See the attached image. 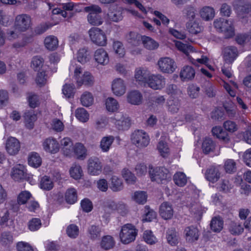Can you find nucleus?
<instances>
[{"instance_id":"obj_17","label":"nucleus","mask_w":251,"mask_h":251,"mask_svg":"<svg viewBox=\"0 0 251 251\" xmlns=\"http://www.w3.org/2000/svg\"><path fill=\"white\" fill-rule=\"evenodd\" d=\"M44 149L47 152L55 153L59 149V144L57 141L53 138L46 139L43 143Z\"/></svg>"},{"instance_id":"obj_49","label":"nucleus","mask_w":251,"mask_h":251,"mask_svg":"<svg viewBox=\"0 0 251 251\" xmlns=\"http://www.w3.org/2000/svg\"><path fill=\"white\" fill-rule=\"evenodd\" d=\"M133 199L136 202L144 204L147 201V195L144 191H136L134 193Z\"/></svg>"},{"instance_id":"obj_9","label":"nucleus","mask_w":251,"mask_h":251,"mask_svg":"<svg viewBox=\"0 0 251 251\" xmlns=\"http://www.w3.org/2000/svg\"><path fill=\"white\" fill-rule=\"evenodd\" d=\"M158 65L162 72L166 73H172L176 67L174 60L169 57L160 58L158 61Z\"/></svg>"},{"instance_id":"obj_5","label":"nucleus","mask_w":251,"mask_h":251,"mask_svg":"<svg viewBox=\"0 0 251 251\" xmlns=\"http://www.w3.org/2000/svg\"><path fill=\"white\" fill-rule=\"evenodd\" d=\"M131 140L139 148L146 147L150 142V138L147 134L140 130H135L132 133Z\"/></svg>"},{"instance_id":"obj_28","label":"nucleus","mask_w":251,"mask_h":251,"mask_svg":"<svg viewBox=\"0 0 251 251\" xmlns=\"http://www.w3.org/2000/svg\"><path fill=\"white\" fill-rule=\"evenodd\" d=\"M167 240L171 246H176L178 243L179 236L175 228H171L167 231Z\"/></svg>"},{"instance_id":"obj_43","label":"nucleus","mask_w":251,"mask_h":251,"mask_svg":"<svg viewBox=\"0 0 251 251\" xmlns=\"http://www.w3.org/2000/svg\"><path fill=\"white\" fill-rule=\"evenodd\" d=\"M196 8L191 5L187 6L183 10V13L184 17L189 21H193L196 14Z\"/></svg>"},{"instance_id":"obj_39","label":"nucleus","mask_w":251,"mask_h":251,"mask_svg":"<svg viewBox=\"0 0 251 251\" xmlns=\"http://www.w3.org/2000/svg\"><path fill=\"white\" fill-rule=\"evenodd\" d=\"M140 34L134 32H130L126 35V39L127 41L133 46H137L142 41V38Z\"/></svg>"},{"instance_id":"obj_19","label":"nucleus","mask_w":251,"mask_h":251,"mask_svg":"<svg viewBox=\"0 0 251 251\" xmlns=\"http://www.w3.org/2000/svg\"><path fill=\"white\" fill-rule=\"evenodd\" d=\"M235 8L238 16L240 18H244L251 11V4L239 1L238 3L235 5Z\"/></svg>"},{"instance_id":"obj_40","label":"nucleus","mask_w":251,"mask_h":251,"mask_svg":"<svg viewBox=\"0 0 251 251\" xmlns=\"http://www.w3.org/2000/svg\"><path fill=\"white\" fill-rule=\"evenodd\" d=\"M188 31L191 34H197L200 33L203 29L202 27L199 23L194 21H189L186 24Z\"/></svg>"},{"instance_id":"obj_41","label":"nucleus","mask_w":251,"mask_h":251,"mask_svg":"<svg viewBox=\"0 0 251 251\" xmlns=\"http://www.w3.org/2000/svg\"><path fill=\"white\" fill-rule=\"evenodd\" d=\"M80 101L82 105L85 107L91 106L94 101V98L92 94L89 92H84L80 98Z\"/></svg>"},{"instance_id":"obj_63","label":"nucleus","mask_w":251,"mask_h":251,"mask_svg":"<svg viewBox=\"0 0 251 251\" xmlns=\"http://www.w3.org/2000/svg\"><path fill=\"white\" fill-rule=\"evenodd\" d=\"M31 197V195L29 192L26 191H22L18 197L17 202L21 204H25Z\"/></svg>"},{"instance_id":"obj_10","label":"nucleus","mask_w":251,"mask_h":251,"mask_svg":"<svg viewBox=\"0 0 251 251\" xmlns=\"http://www.w3.org/2000/svg\"><path fill=\"white\" fill-rule=\"evenodd\" d=\"M115 124L119 130H125L128 129L131 125V120L129 117L118 113L115 116Z\"/></svg>"},{"instance_id":"obj_3","label":"nucleus","mask_w":251,"mask_h":251,"mask_svg":"<svg viewBox=\"0 0 251 251\" xmlns=\"http://www.w3.org/2000/svg\"><path fill=\"white\" fill-rule=\"evenodd\" d=\"M149 173L151 180L158 183H164L170 178L168 170L164 167L150 168Z\"/></svg>"},{"instance_id":"obj_45","label":"nucleus","mask_w":251,"mask_h":251,"mask_svg":"<svg viewBox=\"0 0 251 251\" xmlns=\"http://www.w3.org/2000/svg\"><path fill=\"white\" fill-rule=\"evenodd\" d=\"M77 58L78 61L82 64L88 61L90 56L87 50L85 48L80 49L77 53Z\"/></svg>"},{"instance_id":"obj_56","label":"nucleus","mask_w":251,"mask_h":251,"mask_svg":"<svg viewBox=\"0 0 251 251\" xmlns=\"http://www.w3.org/2000/svg\"><path fill=\"white\" fill-rule=\"evenodd\" d=\"M122 175L127 183L133 184L136 182V176L129 170L124 169L122 171Z\"/></svg>"},{"instance_id":"obj_62","label":"nucleus","mask_w":251,"mask_h":251,"mask_svg":"<svg viewBox=\"0 0 251 251\" xmlns=\"http://www.w3.org/2000/svg\"><path fill=\"white\" fill-rule=\"evenodd\" d=\"M113 49L115 53L117 54L120 57H123L125 54V49L123 44L119 41H115L113 43Z\"/></svg>"},{"instance_id":"obj_34","label":"nucleus","mask_w":251,"mask_h":251,"mask_svg":"<svg viewBox=\"0 0 251 251\" xmlns=\"http://www.w3.org/2000/svg\"><path fill=\"white\" fill-rule=\"evenodd\" d=\"M114 141L112 136L103 137L100 143V148L103 152H107Z\"/></svg>"},{"instance_id":"obj_20","label":"nucleus","mask_w":251,"mask_h":251,"mask_svg":"<svg viewBox=\"0 0 251 251\" xmlns=\"http://www.w3.org/2000/svg\"><path fill=\"white\" fill-rule=\"evenodd\" d=\"M95 61L99 64L105 65L109 62V57L107 52L102 48L97 50L94 54Z\"/></svg>"},{"instance_id":"obj_59","label":"nucleus","mask_w":251,"mask_h":251,"mask_svg":"<svg viewBox=\"0 0 251 251\" xmlns=\"http://www.w3.org/2000/svg\"><path fill=\"white\" fill-rule=\"evenodd\" d=\"M144 241L148 244L152 245L157 242L156 237L151 230H146L143 233Z\"/></svg>"},{"instance_id":"obj_55","label":"nucleus","mask_w":251,"mask_h":251,"mask_svg":"<svg viewBox=\"0 0 251 251\" xmlns=\"http://www.w3.org/2000/svg\"><path fill=\"white\" fill-rule=\"evenodd\" d=\"M75 116L77 119L82 122H86L89 119V114L83 108H78L76 110Z\"/></svg>"},{"instance_id":"obj_47","label":"nucleus","mask_w":251,"mask_h":251,"mask_svg":"<svg viewBox=\"0 0 251 251\" xmlns=\"http://www.w3.org/2000/svg\"><path fill=\"white\" fill-rule=\"evenodd\" d=\"M105 104L107 110L111 112H114L117 110L119 107V105L117 100L111 97L108 98L106 99Z\"/></svg>"},{"instance_id":"obj_53","label":"nucleus","mask_w":251,"mask_h":251,"mask_svg":"<svg viewBox=\"0 0 251 251\" xmlns=\"http://www.w3.org/2000/svg\"><path fill=\"white\" fill-rule=\"evenodd\" d=\"M175 45L178 50L187 55H188L189 52L193 51V47L192 46L182 43L180 41L176 42Z\"/></svg>"},{"instance_id":"obj_48","label":"nucleus","mask_w":251,"mask_h":251,"mask_svg":"<svg viewBox=\"0 0 251 251\" xmlns=\"http://www.w3.org/2000/svg\"><path fill=\"white\" fill-rule=\"evenodd\" d=\"M53 187V182L51 179L48 176H44L41 180L40 187L45 190L49 191Z\"/></svg>"},{"instance_id":"obj_44","label":"nucleus","mask_w":251,"mask_h":251,"mask_svg":"<svg viewBox=\"0 0 251 251\" xmlns=\"http://www.w3.org/2000/svg\"><path fill=\"white\" fill-rule=\"evenodd\" d=\"M30 166L34 168H38L41 165L42 159L37 153H32L29 157L28 160Z\"/></svg>"},{"instance_id":"obj_37","label":"nucleus","mask_w":251,"mask_h":251,"mask_svg":"<svg viewBox=\"0 0 251 251\" xmlns=\"http://www.w3.org/2000/svg\"><path fill=\"white\" fill-rule=\"evenodd\" d=\"M231 234L235 235L241 234L244 231V228L239 223L231 221L228 227Z\"/></svg>"},{"instance_id":"obj_38","label":"nucleus","mask_w":251,"mask_h":251,"mask_svg":"<svg viewBox=\"0 0 251 251\" xmlns=\"http://www.w3.org/2000/svg\"><path fill=\"white\" fill-rule=\"evenodd\" d=\"M224 222L220 217H215L212 218L211 223V229L214 232H219L223 228Z\"/></svg>"},{"instance_id":"obj_11","label":"nucleus","mask_w":251,"mask_h":251,"mask_svg":"<svg viewBox=\"0 0 251 251\" xmlns=\"http://www.w3.org/2000/svg\"><path fill=\"white\" fill-rule=\"evenodd\" d=\"M101 163L100 159L96 157H91L88 161V171L92 175H97L101 172Z\"/></svg>"},{"instance_id":"obj_14","label":"nucleus","mask_w":251,"mask_h":251,"mask_svg":"<svg viewBox=\"0 0 251 251\" xmlns=\"http://www.w3.org/2000/svg\"><path fill=\"white\" fill-rule=\"evenodd\" d=\"M184 234L186 241L189 243H193L197 241L200 236L199 230L193 226L186 227Z\"/></svg>"},{"instance_id":"obj_15","label":"nucleus","mask_w":251,"mask_h":251,"mask_svg":"<svg viewBox=\"0 0 251 251\" xmlns=\"http://www.w3.org/2000/svg\"><path fill=\"white\" fill-rule=\"evenodd\" d=\"M159 213L160 216L164 220L171 219L174 214L172 204L167 201L163 202L159 206Z\"/></svg>"},{"instance_id":"obj_54","label":"nucleus","mask_w":251,"mask_h":251,"mask_svg":"<svg viewBox=\"0 0 251 251\" xmlns=\"http://www.w3.org/2000/svg\"><path fill=\"white\" fill-rule=\"evenodd\" d=\"M66 233L69 237L76 238L79 234V228L75 225H70L66 228Z\"/></svg>"},{"instance_id":"obj_16","label":"nucleus","mask_w":251,"mask_h":251,"mask_svg":"<svg viewBox=\"0 0 251 251\" xmlns=\"http://www.w3.org/2000/svg\"><path fill=\"white\" fill-rule=\"evenodd\" d=\"M11 176L15 181H20L25 179L26 173L24 166L19 164L14 167L11 172Z\"/></svg>"},{"instance_id":"obj_24","label":"nucleus","mask_w":251,"mask_h":251,"mask_svg":"<svg viewBox=\"0 0 251 251\" xmlns=\"http://www.w3.org/2000/svg\"><path fill=\"white\" fill-rule=\"evenodd\" d=\"M195 75V71L192 67L184 66L180 73V76L184 81L192 80Z\"/></svg>"},{"instance_id":"obj_32","label":"nucleus","mask_w":251,"mask_h":251,"mask_svg":"<svg viewBox=\"0 0 251 251\" xmlns=\"http://www.w3.org/2000/svg\"><path fill=\"white\" fill-rule=\"evenodd\" d=\"M73 151L79 159L83 160L87 156L86 149L81 143H76L74 147Z\"/></svg>"},{"instance_id":"obj_8","label":"nucleus","mask_w":251,"mask_h":251,"mask_svg":"<svg viewBox=\"0 0 251 251\" xmlns=\"http://www.w3.org/2000/svg\"><path fill=\"white\" fill-rule=\"evenodd\" d=\"M153 90H161L165 85V78L161 75H151L146 84Z\"/></svg>"},{"instance_id":"obj_12","label":"nucleus","mask_w":251,"mask_h":251,"mask_svg":"<svg viewBox=\"0 0 251 251\" xmlns=\"http://www.w3.org/2000/svg\"><path fill=\"white\" fill-rule=\"evenodd\" d=\"M5 148L9 154L14 155L19 151L21 148L20 143L16 138L11 137L7 140Z\"/></svg>"},{"instance_id":"obj_25","label":"nucleus","mask_w":251,"mask_h":251,"mask_svg":"<svg viewBox=\"0 0 251 251\" xmlns=\"http://www.w3.org/2000/svg\"><path fill=\"white\" fill-rule=\"evenodd\" d=\"M89 238L93 241L96 240L100 237L101 228L99 226L91 225L87 229Z\"/></svg>"},{"instance_id":"obj_31","label":"nucleus","mask_w":251,"mask_h":251,"mask_svg":"<svg viewBox=\"0 0 251 251\" xmlns=\"http://www.w3.org/2000/svg\"><path fill=\"white\" fill-rule=\"evenodd\" d=\"M215 147V143L209 138H205L202 144V149L205 154L213 151Z\"/></svg>"},{"instance_id":"obj_33","label":"nucleus","mask_w":251,"mask_h":251,"mask_svg":"<svg viewBox=\"0 0 251 251\" xmlns=\"http://www.w3.org/2000/svg\"><path fill=\"white\" fill-rule=\"evenodd\" d=\"M150 75L145 70H139L136 71L135 78L141 84L146 85Z\"/></svg>"},{"instance_id":"obj_51","label":"nucleus","mask_w":251,"mask_h":251,"mask_svg":"<svg viewBox=\"0 0 251 251\" xmlns=\"http://www.w3.org/2000/svg\"><path fill=\"white\" fill-rule=\"evenodd\" d=\"M107 15L110 21L114 22H118L123 19L122 13L120 11H112L111 9H109Z\"/></svg>"},{"instance_id":"obj_57","label":"nucleus","mask_w":251,"mask_h":251,"mask_svg":"<svg viewBox=\"0 0 251 251\" xmlns=\"http://www.w3.org/2000/svg\"><path fill=\"white\" fill-rule=\"evenodd\" d=\"M63 94L68 99L73 98L75 94V86L74 84H66L63 86Z\"/></svg>"},{"instance_id":"obj_64","label":"nucleus","mask_w":251,"mask_h":251,"mask_svg":"<svg viewBox=\"0 0 251 251\" xmlns=\"http://www.w3.org/2000/svg\"><path fill=\"white\" fill-rule=\"evenodd\" d=\"M211 118L214 120L221 121L224 119V112L219 108H216L211 112Z\"/></svg>"},{"instance_id":"obj_36","label":"nucleus","mask_w":251,"mask_h":251,"mask_svg":"<svg viewBox=\"0 0 251 251\" xmlns=\"http://www.w3.org/2000/svg\"><path fill=\"white\" fill-rule=\"evenodd\" d=\"M142 41L145 48L149 50H153L158 47V43L153 39L147 36H143Z\"/></svg>"},{"instance_id":"obj_42","label":"nucleus","mask_w":251,"mask_h":251,"mask_svg":"<svg viewBox=\"0 0 251 251\" xmlns=\"http://www.w3.org/2000/svg\"><path fill=\"white\" fill-rule=\"evenodd\" d=\"M180 107V103L178 100H169L167 101L168 111L172 114L177 113Z\"/></svg>"},{"instance_id":"obj_6","label":"nucleus","mask_w":251,"mask_h":251,"mask_svg":"<svg viewBox=\"0 0 251 251\" xmlns=\"http://www.w3.org/2000/svg\"><path fill=\"white\" fill-rule=\"evenodd\" d=\"M88 32L91 41L94 44L100 46H104L106 45V36L101 29L98 27H93Z\"/></svg>"},{"instance_id":"obj_35","label":"nucleus","mask_w":251,"mask_h":251,"mask_svg":"<svg viewBox=\"0 0 251 251\" xmlns=\"http://www.w3.org/2000/svg\"><path fill=\"white\" fill-rule=\"evenodd\" d=\"M65 198L66 202L68 203H75L77 200V194L76 190L73 188L68 189L66 192Z\"/></svg>"},{"instance_id":"obj_60","label":"nucleus","mask_w":251,"mask_h":251,"mask_svg":"<svg viewBox=\"0 0 251 251\" xmlns=\"http://www.w3.org/2000/svg\"><path fill=\"white\" fill-rule=\"evenodd\" d=\"M224 168L226 173H234L236 171V163L232 159H228L225 162Z\"/></svg>"},{"instance_id":"obj_46","label":"nucleus","mask_w":251,"mask_h":251,"mask_svg":"<svg viewBox=\"0 0 251 251\" xmlns=\"http://www.w3.org/2000/svg\"><path fill=\"white\" fill-rule=\"evenodd\" d=\"M174 180L176 185L178 186H183L187 182V177L182 172L176 173L174 176Z\"/></svg>"},{"instance_id":"obj_61","label":"nucleus","mask_w":251,"mask_h":251,"mask_svg":"<svg viewBox=\"0 0 251 251\" xmlns=\"http://www.w3.org/2000/svg\"><path fill=\"white\" fill-rule=\"evenodd\" d=\"M223 126L226 130L231 133L236 131L238 129V126L235 122L230 120L225 122L223 124Z\"/></svg>"},{"instance_id":"obj_18","label":"nucleus","mask_w":251,"mask_h":251,"mask_svg":"<svg viewBox=\"0 0 251 251\" xmlns=\"http://www.w3.org/2000/svg\"><path fill=\"white\" fill-rule=\"evenodd\" d=\"M126 86L123 79L116 78L113 81L112 90L113 93L117 96L123 95L126 92Z\"/></svg>"},{"instance_id":"obj_27","label":"nucleus","mask_w":251,"mask_h":251,"mask_svg":"<svg viewBox=\"0 0 251 251\" xmlns=\"http://www.w3.org/2000/svg\"><path fill=\"white\" fill-rule=\"evenodd\" d=\"M110 188L113 192H119L123 189L124 185L122 180L116 176H113L110 179Z\"/></svg>"},{"instance_id":"obj_1","label":"nucleus","mask_w":251,"mask_h":251,"mask_svg":"<svg viewBox=\"0 0 251 251\" xmlns=\"http://www.w3.org/2000/svg\"><path fill=\"white\" fill-rule=\"evenodd\" d=\"M138 230L135 226L130 224L124 225L121 229L120 238L121 242L128 244L134 241L137 235Z\"/></svg>"},{"instance_id":"obj_29","label":"nucleus","mask_w":251,"mask_h":251,"mask_svg":"<svg viewBox=\"0 0 251 251\" xmlns=\"http://www.w3.org/2000/svg\"><path fill=\"white\" fill-rule=\"evenodd\" d=\"M61 145L62 150L64 155L68 156L73 151L74 148L73 144L70 138H65L61 140Z\"/></svg>"},{"instance_id":"obj_50","label":"nucleus","mask_w":251,"mask_h":251,"mask_svg":"<svg viewBox=\"0 0 251 251\" xmlns=\"http://www.w3.org/2000/svg\"><path fill=\"white\" fill-rule=\"evenodd\" d=\"M157 149L160 155L163 157H166L169 155V149L167 143L164 141L161 140L158 142Z\"/></svg>"},{"instance_id":"obj_52","label":"nucleus","mask_w":251,"mask_h":251,"mask_svg":"<svg viewBox=\"0 0 251 251\" xmlns=\"http://www.w3.org/2000/svg\"><path fill=\"white\" fill-rule=\"evenodd\" d=\"M89 23L93 25H99L102 23V20L99 14L89 13L87 17Z\"/></svg>"},{"instance_id":"obj_4","label":"nucleus","mask_w":251,"mask_h":251,"mask_svg":"<svg viewBox=\"0 0 251 251\" xmlns=\"http://www.w3.org/2000/svg\"><path fill=\"white\" fill-rule=\"evenodd\" d=\"M74 76L76 83L79 86L84 84L86 86H90L94 84V77L89 72H86L83 74L81 68L77 67L74 72Z\"/></svg>"},{"instance_id":"obj_23","label":"nucleus","mask_w":251,"mask_h":251,"mask_svg":"<svg viewBox=\"0 0 251 251\" xmlns=\"http://www.w3.org/2000/svg\"><path fill=\"white\" fill-rule=\"evenodd\" d=\"M199 13L201 17L206 21L212 20L215 16L214 9L209 6H205L202 7L200 9Z\"/></svg>"},{"instance_id":"obj_58","label":"nucleus","mask_w":251,"mask_h":251,"mask_svg":"<svg viewBox=\"0 0 251 251\" xmlns=\"http://www.w3.org/2000/svg\"><path fill=\"white\" fill-rule=\"evenodd\" d=\"M82 171L79 165H74L70 170L71 176L75 179H78L81 176Z\"/></svg>"},{"instance_id":"obj_21","label":"nucleus","mask_w":251,"mask_h":251,"mask_svg":"<svg viewBox=\"0 0 251 251\" xmlns=\"http://www.w3.org/2000/svg\"><path fill=\"white\" fill-rule=\"evenodd\" d=\"M220 175L218 168L214 166L207 169L205 173L206 179L212 183L217 181L220 177Z\"/></svg>"},{"instance_id":"obj_22","label":"nucleus","mask_w":251,"mask_h":251,"mask_svg":"<svg viewBox=\"0 0 251 251\" xmlns=\"http://www.w3.org/2000/svg\"><path fill=\"white\" fill-rule=\"evenodd\" d=\"M115 241L111 235H104L101 238L100 246L102 250L105 251L112 249L115 246Z\"/></svg>"},{"instance_id":"obj_26","label":"nucleus","mask_w":251,"mask_h":251,"mask_svg":"<svg viewBox=\"0 0 251 251\" xmlns=\"http://www.w3.org/2000/svg\"><path fill=\"white\" fill-rule=\"evenodd\" d=\"M142 96L138 91H132L128 93L127 101L134 105H139L141 103Z\"/></svg>"},{"instance_id":"obj_30","label":"nucleus","mask_w":251,"mask_h":251,"mask_svg":"<svg viewBox=\"0 0 251 251\" xmlns=\"http://www.w3.org/2000/svg\"><path fill=\"white\" fill-rule=\"evenodd\" d=\"M44 44L48 50H53L57 49L58 45V41L55 36L50 35L45 38Z\"/></svg>"},{"instance_id":"obj_7","label":"nucleus","mask_w":251,"mask_h":251,"mask_svg":"<svg viewBox=\"0 0 251 251\" xmlns=\"http://www.w3.org/2000/svg\"><path fill=\"white\" fill-rule=\"evenodd\" d=\"M31 25V18L27 14L19 15L16 17L14 26L20 32L26 31Z\"/></svg>"},{"instance_id":"obj_13","label":"nucleus","mask_w":251,"mask_h":251,"mask_svg":"<svg viewBox=\"0 0 251 251\" xmlns=\"http://www.w3.org/2000/svg\"><path fill=\"white\" fill-rule=\"evenodd\" d=\"M223 57L226 62L231 63L238 55V51L234 46L225 47L223 50Z\"/></svg>"},{"instance_id":"obj_2","label":"nucleus","mask_w":251,"mask_h":251,"mask_svg":"<svg viewBox=\"0 0 251 251\" xmlns=\"http://www.w3.org/2000/svg\"><path fill=\"white\" fill-rule=\"evenodd\" d=\"M214 26L219 32H223L226 38L234 35V29L231 21L221 18L214 21Z\"/></svg>"}]
</instances>
